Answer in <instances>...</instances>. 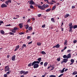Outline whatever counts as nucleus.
I'll return each instance as SVG.
<instances>
[{"label":"nucleus","instance_id":"54","mask_svg":"<svg viewBox=\"0 0 77 77\" xmlns=\"http://www.w3.org/2000/svg\"><path fill=\"white\" fill-rule=\"evenodd\" d=\"M42 27L43 28H44V27H45V25L44 24V25H43L42 26Z\"/></svg>","mask_w":77,"mask_h":77},{"label":"nucleus","instance_id":"34","mask_svg":"<svg viewBox=\"0 0 77 77\" xmlns=\"http://www.w3.org/2000/svg\"><path fill=\"white\" fill-rule=\"evenodd\" d=\"M68 41H66V40L65 41V42H64V45H67V44H66H66H67V42Z\"/></svg>","mask_w":77,"mask_h":77},{"label":"nucleus","instance_id":"27","mask_svg":"<svg viewBox=\"0 0 77 77\" xmlns=\"http://www.w3.org/2000/svg\"><path fill=\"white\" fill-rule=\"evenodd\" d=\"M29 25L27 24L26 26V29H28V28H29Z\"/></svg>","mask_w":77,"mask_h":77},{"label":"nucleus","instance_id":"28","mask_svg":"<svg viewBox=\"0 0 77 77\" xmlns=\"http://www.w3.org/2000/svg\"><path fill=\"white\" fill-rule=\"evenodd\" d=\"M71 62L72 63H73L74 62V60H73V59H71Z\"/></svg>","mask_w":77,"mask_h":77},{"label":"nucleus","instance_id":"25","mask_svg":"<svg viewBox=\"0 0 77 77\" xmlns=\"http://www.w3.org/2000/svg\"><path fill=\"white\" fill-rule=\"evenodd\" d=\"M47 65H48V63L45 62L44 64V66H47Z\"/></svg>","mask_w":77,"mask_h":77},{"label":"nucleus","instance_id":"21","mask_svg":"<svg viewBox=\"0 0 77 77\" xmlns=\"http://www.w3.org/2000/svg\"><path fill=\"white\" fill-rule=\"evenodd\" d=\"M73 75H75V74H77V72L75 71L73 72L72 73Z\"/></svg>","mask_w":77,"mask_h":77},{"label":"nucleus","instance_id":"46","mask_svg":"<svg viewBox=\"0 0 77 77\" xmlns=\"http://www.w3.org/2000/svg\"><path fill=\"white\" fill-rule=\"evenodd\" d=\"M7 1L8 2V3H11V0H8Z\"/></svg>","mask_w":77,"mask_h":77},{"label":"nucleus","instance_id":"20","mask_svg":"<svg viewBox=\"0 0 77 77\" xmlns=\"http://www.w3.org/2000/svg\"><path fill=\"white\" fill-rule=\"evenodd\" d=\"M32 65V63H30L29 64L28 66H29V67H30V66H33Z\"/></svg>","mask_w":77,"mask_h":77},{"label":"nucleus","instance_id":"1","mask_svg":"<svg viewBox=\"0 0 77 77\" xmlns=\"http://www.w3.org/2000/svg\"><path fill=\"white\" fill-rule=\"evenodd\" d=\"M5 71L6 72V71H9L10 68H9V66L8 65L5 66Z\"/></svg>","mask_w":77,"mask_h":77},{"label":"nucleus","instance_id":"14","mask_svg":"<svg viewBox=\"0 0 77 77\" xmlns=\"http://www.w3.org/2000/svg\"><path fill=\"white\" fill-rule=\"evenodd\" d=\"M41 54H42L43 55H45L46 54V53L44 51H42V52H41Z\"/></svg>","mask_w":77,"mask_h":77},{"label":"nucleus","instance_id":"47","mask_svg":"<svg viewBox=\"0 0 77 77\" xmlns=\"http://www.w3.org/2000/svg\"><path fill=\"white\" fill-rule=\"evenodd\" d=\"M63 74H62L60 75L59 76H58V77H62V76H63Z\"/></svg>","mask_w":77,"mask_h":77},{"label":"nucleus","instance_id":"8","mask_svg":"<svg viewBox=\"0 0 77 77\" xmlns=\"http://www.w3.org/2000/svg\"><path fill=\"white\" fill-rule=\"evenodd\" d=\"M34 3L35 2L33 0H30V1L29 3V5H33Z\"/></svg>","mask_w":77,"mask_h":77},{"label":"nucleus","instance_id":"56","mask_svg":"<svg viewBox=\"0 0 77 77\" xmlns=\"http://www.w3.org/2000/svg\"><path fill=\"white\" fill-rule=\"evenodd\" d=\"M31 38V37L30 36H28L27 38V39H29V38Z\"/></svg>","mask_w":77,"mask_h":77},{"label":"nucleus","instance_id":"50","mask_svg":"<svg viewBox=\"0 0 77 77\" xmlns=\"http://www.w3.org/2000/svg\"><path fill=\"white\" fill-rule=\"evenodd\" d=\"M42 6L43 8H45V4H44Z\"/></svg>","mask_w":77,"mask_h":77},{"label":"nucleus","instance_id":"62","mask_svg":"<svg viewBox=\"0 0 77 77\" xmlns=\"http://www.w3.org/2000/svg\"><path fill=\"white\" fill-rule=\"evenodd\" d=\"M32 21H34V20H35V19L34 18H32Z\"/></svg>","mask_w":77,"mask_h":77},{"label":"nucleus","instance_id":"4","mask_svg":"<svg viewBox=\"0 0 77 77\" xmlns=\"http://www.w3.org/2000/svg\"><path fill=\"white\" fill-rule=\"evenodd\" d=\"M53 48H60V45L59 44H57V45L53 46Z\"/></svg>","mask_w":77,"mask_h":77},{"label":"nucleus","instance_id":"16","mask_svg":"<svg viewBox=\"0 0 77 77\" xmlns=\"http://www.w3.org/2000/svg\"><path fill=\"white\" fill-rule=\"evenodd\" d=\"M29 73L28 71H26L25 72V71H24V73L23 74V75H26V74H27Z\"/></svg>","mask_w":77,"mask_h":77},{"label":"nucleus","instance_id":"49","mask_svg":"<svg viewBox=\"0 0 77 77\" xmlns=\"http://www.w3.org/2000/svg\"><path fill=\"white\" fill-rule=\"evenodd\" d=\"M4 77H7L8 76V75L6 74H4Z\"/></svg>","mask_w":77,"mask_h":77},{"label":"nucleus","instance_id":"59","mask_svg":"<svg viewBox=\"0 0 77 77\" xmlns=\"http://www.w3.org/2000/svg\"><path fill=\"white\" fill-rule=\"evenodd\" d=\"M49 4L50 5H53V4H54V3H53V2H49Z\"/></svg>","mask_w":77,"mask_h":77},{"label":"nucleus","instance_id":"64","mask_svg":"<svg viewBox=\"0 0 77 77\" xmlns=\"http://www.w3.org/2000/svg\"><path fill=\"white\" fill-rule=\"evenodd\" d=\"M43 62H42L40 63L41 65H43Z\"/></svg>","mask_w":77,"mask_h":77},{"label":"nucleus","instance_id":"31","mask_svg":"<svg viewBox=\"0 0 77 77\" xmlns=\"http://www.w3.org/2000/svg\"><path fill=\"white\" fill-rule=\"evenodd\" d=\"M1 32L2 34H5V32L3 30H1Z\"/></svg>","mask_w":77,"mask_h":77},{"label":"nucleus","instance_id":"57","mask_svg":"<svg viewBox=\"0 0 77 77\" xmlns=\"http://www.w3.org/2000/svg\"><path fill=\"white\" fill-rule=\"evenodd\" d=\"M28 44L29 45H30V44H32V41L29 42V43H28Z\"/></svg>","mask_w":77,"mask_h":77},{"label":"nucleus","instance_id":"45","mask_svg":"<svg viewBox=\"0 0 77 77\" xmlns=\"http://www.w3.org/2000/svg\"><path fill=\"white\" fill-rule=\"evenodd\" d=\"M10 35H14V33H12V32H10Z\"/></svg>","mask_w":77,"mask_h":77},{"label":"nucleus","instance_id":"37","mask_svg":"<svg viewBox=\"0 0 77 77\" xmlns=\"http://www.w3.org/2000/svg\"><path fill=\"white\" fill-rule=\"evenodd\" d=\"M71 50H67V53H70V52H71Z\"/></svg>","mask_w":77,"mask_h":77},{"label":"nucleus","instance_id":"44","mask_svg":"<svg viewBox=\"0 0 77 77\" xmlns=\"http://www.w3.org/2000/svg\"><path fill=\"white\" fill-rule=\"evenodd\" d=\"M38 8H39V9H41V8L42 7V6L41 5H39L38 6Z\"/></svg>","mask_w":77,"mask_h":77},{"label":"nucleus","instance_id":"3","mask_svg":"<svg viewBox=\"0 0 77 77\" xmlns=\"http://www.w3.org/2000/svg\"><path fill=\"white\" fill-rule=\"evenodd\" d=\"M33 65L34 68H37L39 67V64H35Z\"/></svg>","mask_w":77,"mask_h":77},{"label":"nucleus","instance_id":"18","mask_svg":"<svg viewBox=\"0 0 77 77\" xmlns=\"http://www.w3.org/2000/svg\"><path fill=\"white\" fill-rule=\"evenodd\" d=\"M37 44L38 46H40V45H41V43L40 42H37Z\"/></svg>","mask_w":77,"mask_h":77},{"label":"nucleus","instance_id":"32","mask_svg":"<svg viewBox=\"0 0 77 77\" xmlns=\"http://www.w3.org/2000/svg\"><path fill=\"white\" fill-rule=\"evenodd\" d=\"M49 77H56V75H51L49 76Z\"/></svg>","mask_w":77,"mask_h":77},{"label":"nucleus","instance_id":"24","mask_svg":"<svg viewBox=\"0 0 77 77\" xmlns=\"http://www.w3.org/2000/svg\"><path fill=\"white\" fill-rule=\"evenodd\" d=\"M51 11V8H48L46 10V12H49Z\"/></svg>","mask_w":77,"mask_h":77},{"label":"nucleus","instance_id":"52","mask_svg":"<svg viewBox=\"0 0 77 77\" xmlns=\"http://www.w3.org/2000/svg\"><path fill=\"white\" fill-rule=\"evenodd\" d=\"M42 14H39L38 15V17H41V16Z\"/></svg>","mask_w":77,"mask_h":77},{"label":"nucleus","instance_id":"30","mask_svg":"<svg viewBox=\"0 0 77 77\" xmlns=\"http://www.w3.org/2000/svg\"><path fill=\"white\" fill-rule=\"evenodd\" d=\"M63 58H67V56L66 55H64L63 56Z\"/></svg>","mask_w":77,"mask_h":77},{"label":"nucleus","instance_id":"9","mask_svg":"<svg viewBox=\"0 0 77 77\" xmlns=\"http://www.w3.org/2000/svg\"><path fill=\"white\" fill-rule=\"evenodd\" d=\"M68 61V58H65L63 59V61H64V63H66Z\"/></svg>","mask_w":77,"mask_h":77},{"label":"nucleus","instance_id":"48","mask_svg":"<svg viewBox=\"0 0 77 77\" xmlns=\"http://www.w3.org/2000/svg\"><path fill=\"white\" fill-rule=\"evenodd\" d=\"M57 60L58 62H59V61H60V58H58L57 59Z\"/></svg>","mask_w":77,"mask_h":77},{"label":"nucleus","instance_id":"15","mask_svg":"<svg viewBox=\"0 0 77 77\" xmlns=\"http://www.w3.org/2000/svg\"><path fill=\"white\" fill-rule=\"evenodd\" d=\"M69 27H70L72 26V23H69Z\"/></svg>","mask_w":77,"mask_h":77},{"label":"nucleus","instance_id":"51","mask_svg":"<svg viewBox=\"0 0 77 77\" xmlns=\"http://www.w3.org/2000/svg\"><path fill=\"white\" fill-rule=\"evenodd\" d=\"M77 42V40H74L73 41V43H74V44H75V43H76V42Z\"/></svg>","mask_w":77,"mask_h":77},{"label":"nucleus","instance_id":"61","mask_svg":"<svg viewBox=\"0 0 77 77\" xmlns=\"http://www.w3.org/2000/svg\"><path fill=\"white\" fill-rule=\"evenodd\" d=\"M51 67H52V68L51 69V70H53L54 69V67L51 66Z\"/></svg>","mask_w":77,"mask_h":77},{"label":"nucleus","instance_id":"12","mask_svg":"<svg viewBox=\"0 0 77 77\" xmlns=\"http://www.w3.org/2000/svg\"><path fill=\"white\" fill-rule=\"evenodd\" d=\"M69 29H70L69 30V32H72V27H69Z\"/></svg>","mask_w":77,"mask_h":77},{"label":"nucleus","instance_id":"2","mask_svg":"<svg viewBox=\"0 0 77 77\" xmlns=\"http://www.w3.org/2000/svg\"><path fill=\"white\" fill-rule=\"evenodd\" d=\"M40 61H34L32 63V66H33L36 63H39Z\"/></svg>","mask_w":77,"mask_h":77},{"label":"nucleus","instance_id":"58","mask_svg":"<svg viewBox=\"0 0 77 77\" xmlns=\"http://www.w3.org/2000/svg\"><path fill=\"white\" fill-rule=\"evenodd\" d=\"M23 27V25H22L20 26V29H21Z\"/></svg>","mask_w":77,"mask_h":77},{"label":"nucleus","instance_id":"17","mask_svg":"<svg viewBox=\"0 0 77 77\" xmlns=\"http://www.w3.org/2000/svg\"><path fill=\"white\" fill-rule=\"evenodd\" d=\"M24 71L22 70L21 71H20V74H24Z\"/></svg>","mask_w":77,"mask_h":77},{"label":"nucleus","instance_id":"26","mask_svg":"<svg viewBox=\"0 0 77 77\" xmlns=\"http://www.w3.org/2000/svg\"><path fill=\"white\" fill-rule=\"evenodd\" d=\"M24 32H21L19 33V35H24Z\"/></svg>","mask_w":77,"mask_h":77},{"label":"nucleus","instance_id":"6","mask_svg":"<svg viewBox=\"0 0 77 77\" xmlns=\"http://www.w3.org/2000/svg\"><path fill=\"white\" fill-rule=\"evenodd\" d=\"M16 56L15 55H14L11 57V60L12 61H15V57Z\"/></svg>","mask_w":77,"mask_h":77},{"label":"nucleus","instance_id":"23","mask_svg":"<svg viewBox=\"0 0 77 77\" xmlns=\"http://www.w3.org/2000/svg\"><path fill=\"white\" fill-rule=\"evenodd\" d=\"M65 68H63V69L61 71V73H63L64 72V71L65 70Z\"/></svg>","mask_w":77,"mask_h":77},{"label":"nucleus","instance_id":"11","mask_svg":"<svg viewBox=\"0 0 77 77\" xmlns=\"http://www.w3.org/2000/svg\"><path fill=\"white\" fill-rule=\"evenodd\" d=\"M67 59H68L69 58H71V54H69L67 55Z\"/></svg>","mask_w":77,"mask_h":77},{"label":"nucleus","instance_id":"42","mask_svg":"<svg viewBox=\"0 0 77 77\" xmlns=\"http://www.w3.org/2000/svg\"><path fill=\"white\" fill-rule=\"evenodd\" d=\"M41 59H42L41 58H39L38 59V61H40V62L41 61Z\"/></svg>","mask_w":77,"mask_h":77},{"label":"nucleus","instance_id":"13","mask_svg":"<svg viewBox=\"0 0 77 77\" xmlns=\"http://www.w3.org/2000/svg\"><path fill=\"white\" fill-rule=\"evenodd\" d=\"M72 28H73L74 29H77V25H75L74 26H72Z\"/></svg>","mask_w":77,"mask_h":77},{"label":"nucleus","instance_id":"5","mask_svg":"<svg viewBox=\"0 0 77 77\" xmlns=\"http://www.w3.org/2000/svg\"><path fill=\"white\" fill-rule=\"evenodd\" d=\"M8 6L6 5L5 4L3 3L1 5V8H6Z\"/></svg>","mask_w":77,"mask_h":77},{"label":"nucleus","instance_id":"39","mask_svg":"<svg viewBox=\"0 0 77 77\" xmlns=\"http://www.w3.org/2000/svg\"><path fill=\"white\" fill-rule=\"evenodd\" d=\"M13 29H14L15 31H16V30L18 29V28L17 27H15Z\"/></svg>","mask_w":77,"mask_h":77},{"label":"nucleus","instance_id":"35","mask_svg":"<svg viewBox=\"0 0 77 77\" xmlns=\"http://www.w3.org/2000/svg\"><path fill=\"white\" fill-rule=\"evenodd\" d=\"M32 27L31 26L29 27L28 28V30H32Z\"/></svg>","mask_w":77,"mask_h":77},{"label":"nucleus","instance_id":"7","mask_svg":"<svg viewBox=\"0 0 77 77\" xmlns=\"http://www.w3.org/2000/svg\"><path fill=\"white\" fill-rule=\"evenodd\" d=\"M15 49L14 50V51H16L17 50H18V49L19 48V47H20V45H18L17 46H16L15 47Z\"/></svg>","mask_w":77,"mask_h":77},{"label":"nucleus","instance_id":"22","mask_svg":"<svg viewBox=\"0 0 77 77\" xmlns=\"http://www.w3.org/2000/svg\"><path fill=\"white\" fill-rule=\"evenodd\" d=\"M51 20L52 22H53V23H55V21H54V18H52L51 19Z\"/></svg>","mask_w":77,"mask_h":77},{"label":"nucleus","instance_id":"60","mask_svg":"<svg viewBox=\"0 0 77 77\" xmlns=\"http://www.w3.org/2000/svg\"><path fill=\"white\" fill-rule=\"evenodd\" d=\"M0 23L2 24H2H4V23H3V21H0Z\"/></svg>","mask_w":77,"mask_h":77},{"label":"nucleus","instance_id":"63","mask_svg":"<svg viewBox=\"0 0 77 77\" xmlns=\"http://www.w3.org/2000/svg\"><path fill=\"white\" fill-rule=\"evenodd\" d=\"M11 26V24H9V25H7L6 26Z\"/></svg>","mask_w":77,"mask_h":77},{"label":"nucleus","instance_id":"33","mask_svg":"<svg viewBox=\"0 0 77 77\" xmlns=\"http://www.w3.org/2000/svg\"><path fill=\"white\" fill-rule=\"evenodd\" d=\"M56 8V5H55L53 7L52 10H54V9Z\"/></svg>","mask_w":77,"mask_h":77},{"label":"nucleus","instance_id":"19","mask_svg":"<svg viewBox=\"0 0 77 77\" xmlns=\"http://www.w3.org/2000/svg\"><path fill=\"white\" fill-rule=\"evenodd\" d=\"M69 14H66L64 16L65 18H68V17H69Z\"/></svg>","mask_w":77,"mask_h":77},{"label":"nucleus","instance_id":"53","mask_svg":"<svg viewBox=\"0 0 77 77\" xmlns=\"http://www.w3.org/2000/svg\"><path fill=\"white\" fill-rule=\"evenodd\" d=\"M75 8V7L74 6V5L72 6V9H74V8Z\"/></svg>","mask_w":77,"mask_h":77},{"label":"nucleus","instance_id":"55","mask_svg":"<svg viewBox=\"0 0 77 77\" xmlns=\"http://www.w3.org/2000/svg\"><path fill=\"white\" fill-rule=\"evenodd\" d=\"M29 22H30V19H28L27 21V23H29Z\"/></svg>","mask_w":77,"mask_h":77},{"label":"nucleus","instance_id":"36","mask_svg":"<svg viewBox=\"0 0 77 77\" xmlns=\"http://www.w3.org/2000/svg\"><path fill=\"white\" fill-rule=\"evenodd\" d=\"M41 9V10H45V8H44V7H43L42 6V8Z\"/></svg>","mask_w":77,"mask_h":77},{"label":"nucleus","instance_id":"40","mask_svg":"<svg viewBox=\"0 0 77 77\" xmlns=\"http://www.w3.org/2000/svg\"><path fill=\"white\" fill-rule=\"evenodd\" d=\"M6 74L7 75H9L10 74V72H6Z\"/></svg>","mask_w":77,"mask_h":77},{"label":"nucleus","instance_id":"43","mask_svg":"<svg viewBox=\"0 0 77 77\" xmlns=\"http://www.w3.org/2000/svg\"><path fill=\"white\" fill-rule=\"evenodd\" d=\"M49 5L48 4H46L45 5V8H48Z\"/></svg>","mask_w":77,"mask_h":77},{"label":"nucleus","instance_id":"38","mask_svg":"<svg viewBox=\"0 0 77 77\" xmlns=\"http://www.w3.org/2000/svg\"><path fill=\"white\" fill-rule=\"evenodd\" d=\"M5 4H6L7 5H8V3H9V2H8V1H7L5 2Z\"/></svg>","mask_w":77,"mask_h":77},{"label":"nucleus","instance_id":"10","mask_svg":"<svg viewBox=\"0 0 77 77\" xmlns=\"http://www.w3.org/2000/svg\"><path fill=\"white\" fill-rule=\"evenodd\" d=\"M24 47H25V48H26V47H27L26 46V45L25 44H23V45L22 46L21 50H23V49L24 48Z\"/></svg>","mask_w":77,"mask_h":77},{"label":"nucleus","instance_id":"29","mask_svg":"<svg viewBox=\"0 0 77 77\" xmlns=\"http://www.w3.org/2000/svg\"><path fill=\"white\" fill-rule=\"evenodd\" d=\"M11 32L13 33H15L16 32V31H15V30H14V29H12Z\"/></svg>","mask_w":77,"mask_h":77},{"label":"nucleus","instance_id":"41","mask_svg":"<svg viewBox=\"0 0 77 77\" xmlns=\"http://www.w3.org/2000/svg\"><path fill=\"white\" fill-rule=\"evenodd\" d=\"M30 7L31 9H33V6L32 5H30Z\"/></svg>","mask_w":77,"mask_h":77}]
</instances>
